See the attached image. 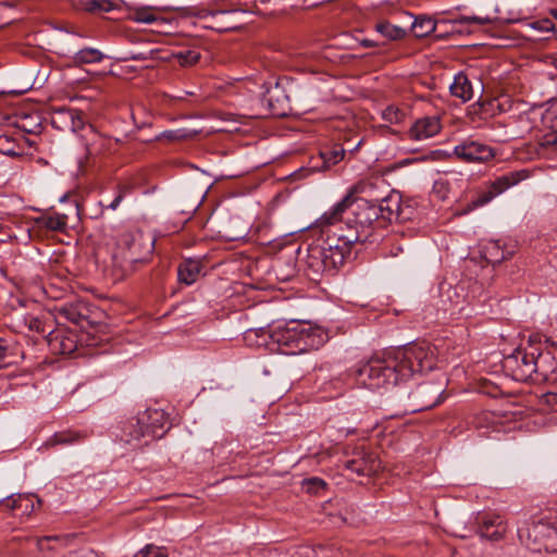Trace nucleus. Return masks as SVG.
Instances as JSON below:
<instances>
[{
	"instance_id": "nucleus-1",
	"label": "nucleus",
	"mask_w": 557,
	"mask_h": 557,
	"mask_svg": "<svg viewBox=\"0 0 557 557\" xmlns=\"http://www.w3.org/2000/svg\"><path fill=\"white\" fill-rule=\"evenodd\" d=\"M435 366L434 347L428 343H418L398 348L383 358H371L356 370V380L369 389H380L394 386L417 373L430 371Z\"/></svg>"
},
{
	"instance_id": "nucleus-2",
	"label": "nucleus",
	"mask_w": 557,
	"mask_h": 557,
	"mask_svg": "<svg viewBox=\"0 0 557 557\" xmlns=\"http://www.w3.org/2000/svg\"><path fill=\"white\" fill-rule=\"evenodd\" d=\"M369 187L371 184L362 181L352 185L341 201L324 212L322 221L331 225L343 224L346 232L351 230L358 233L360 243L366 242L380 213L376 203L359 197L367 193Z\"/></svg>"
},
{
	"instance_id": "nucleus-3",
	"label": "nucleus",
	"mask_w": 557,
	"mask_h": 557,
	"mask_svg": "<svg viewBox=\"0 0 557 557\" xmlns=\"http://www.w3.org/2000/svg\"><path fill=\"white\" fill-rule=\"evenodd\" d=\"M325 236L321 243L310 245L306 258L309 271L314 275L332 273L343 265L351 247L359 242L358 233L346 232L343 224H326L320 219Z\"/></svg>"
},
{
	"instance_id": "nucleus-4",
	"label": "nucleus",
	"mask_w": 557,
	"mask_h": 557,
	"mask_svg": "<svg viewBox=\"0 0 557 557\" xmlns=\"http://www.w3.org/2000/svg\"><path fill=\"white\" fill-rule=\"evenodd\" d=\"M261 344L283 355H297L318 349L327 339L323 329L308 323H290L271 330H260Z\"/></svg>"
},
{
	"instance_id": "nucleus-5",
	"label": "nucleus",
	"mask_w": 557,
	"mask_h": 557,
	"mask_svg": "<svg viewBox=\"0 0 557 557\" xmlns=\"http://www.w3.org/2000/svg\"><path fill=\"white\" fill-rule=\"evenodd\" d=\"M154 249V238L140 231L121 234L112 252V275L123 280L135 272L139 265L149 261Z\"/></svg>"
},
{
	"instance_id": "nucleus-6",
	"label": "nucleus",
	"mask_w": 557,
	"mask_h": 557,
	"mask_svg": "<svg viewBox=\"0 0 557 557\" xmlns=\"http://www.w3.org/2000/svg\"><path fill=\"white\" fill-rule=\"evenodd\" d=\"M493 5V13L487 12L484 15H462L458 18L449 20V21H441L440 25L449 23L451 24V32L462 33V26L468 27L471 24L485 25L492 23L497 18V7L494 3V0H487ZM438 23L435 22L432 17L426 15L417 16L411 25V30L417 38H423L432 33H434L437 28ZM465 32L470 33V29L466 28Z\"/></svg>"
},
{
	"instance_id": "nucleus-7",
	"label": "nucleus",
	"mask_w": 557,
	"mask_h": 557,
	"mask_svg": "<svg viewBox=\"0 0 557 557\" xmlns=\"http://www.w3.org/2000/svg\"><path fill=\"white\" fill-rule=\"evenodd\" d=\"M537 346L528 345L505 357L504 368L516 381L534 379Z\"/></svg>"
},
{
	"instance_id": "nucleus-8",
	"label": "nucleus",
	"mask_w": 557,
	"mask_h": 557,
	"mask_svg": "<svg viewBox=\"0 0 557 557\" xmlns=\"http://www.w3.org/2000/svg\"><path fill=\"white\" fill-rule=\"evenodd\" d=\"M443 393L441 383H421L408 395L410 400L408 407L412 412L431 409L441 403Z\"/></svg>"
},
{
	"instance_id": "nucleus-9",
	"label": "nucleus",
	"mask_w": 557,
	"mask_h": 557,
	"mask_svg": "<svg viewBox=\"0 0 557 557\" xmlns=\"http://www.w3.org/2000/svg\"><path fill=\"white\" fill-rule=\"evenodd\" d=\"M525 177H527L525 173L523 171H521V172L509 173L507 175H504V176L497 178L493 183L492 188L490 190L481 194L480 196H478L474 200H472L468 205L467 209H465L462 211V213L463 214L468 213L479 207H482V206L488 203L495 196L499 195L507 188L518 184L520 181H522Z\"/></svg>"
},
{
	"instance_id": "nucleus-10",
	"label": "nucleus",
	"mask_w": 557,
	"mask_h": 557,
	"mask_svg": "<svg viewBox=\"0 0 557 557\" xmlns=\"http://www.w3.org/2000/svg\"><path fill=\"white\" fill-rule=\"evenodd\" d=\"M82 111L73 108L60 107L53 109L51 124L60 131L76 133L85 127Z\"/></svg>"
},
{
	"instance_id": "nucleus-11",
	"label": "nucleus",
	"mask_w": 557,
	"mask_h": 557,
	"mask_svg": "<svg viewBox=\"0 0 557 557\" xmlns=\"http://www.w3.org/2000/svg\"><path fill=\"white\" fill-rule=\"evenodd\" d=\"M454 153L458 159L466 162H485L494 158V150L492 147L470 139L456 146Z\"/></svg>"
},
{
	"instance_id": "nucleus-12",
	"label": "nucleus",
	"mask_w": 557,
	"mask_h": 557,
	"mask_svg": "<svg viewBox=\"0 0 557 557\" xmlns=\"http://www.w3.org/2000/svg\"><path fill=\"white\" fill-rule=\"evenodd\" d=\"M48 345L54 354L72 355L77 350V335L67 329L51 330L47 334Z\"/></svg>"
},
{
	"instance_id": "nucleus-13",
	"label": "nucleus",
	"mask_w": 557,
	"mask_h": 557,
	"mask_svg": "<svg viewBox=\"0 0 557 557\" xmlns=\"http://www.w3.org/2000/svg\"><path fill=\"white\" fill-rule=\"evenodd\" d=\"M141 423H145L146 443L161 438L170 428L168 416L162 409H147L141 412Z\"/></svg>"
},
{
	"instance_id": "nucleus-14",
	"label": "nucleus",
	"mask_w": 557,
	"mask_h": 557,
	"mask_svg": "<svg viewBox=\"0 0 557 557\" xmlns=\"http://www.w3.org/2000/svg\"><path fill=\"white\" fill-rule=\"evenodd\" d=\"M344 468L357 475H371L379 469V462L363 448H356L351 458L344 461Z\"/></svg>"
},
{
	"instance_id": "nucleus-15",
	"label": "nucleus",
	"mask_w": 557,
	"mask_h": 557,
	"mask_svg": "<svg viewBox=\"0 0 557 557\" xmlns=\"http://www.w3.org/2000/svg\"><path fill=\"white\" fill-rule=\"evenodd\" d=\"M508 531L507 521L498 513L485 515L482 517L479 534L491 541H500Z\"/></svg>"
},
{
	"instance_id": "nucleus-16",
	"label": "nucleus",
	"mask_w": 557,
	"mask_h": 557,
	"mask_svg": "<svg viewBox=\"0 0 557 557\" xmlns=\"http://www.w3.org/2000/svg\"><path fill=\"white\" fill-rule=\"evenodd\" d=\"M534 375V380L557 382V361L550 351H543L537 347Z\"/></svg>"
},
{
	"instance_id": "nucleus-17",
	"label": "nucleus",
	"mask_w": 557,
	"mask_h": 557,
	"mask_svg": "<svg viewBox=\"0 0 557 557\" xmlns=\"http://www.w3.org/2000/svg\"><path fill=\"white\" fill-rule=\"evenodd\" d=\"M557 537V524L555 518L552 521H537L532 524L527 532V542L532 541L535 544H545L549 540Z\"/></svg>"
},
{
	"instance_id": "nucleus-18",
	"label": "nucleus",
	"mask_w": 557,
	"mask_h": 557,
	"mask_svg": "<svg viewBox=\"0 0 557 557\" xmlns=\"http://www.w3.org/2000/svg\"><path fill=\"white\" fill-rule=\"evenodd\" d=\"M285 100L284 90L278 84H274L267 88L262 95L261 103L269 110L270 114L280 116L285 114Z\"/></svg>"
},
{
	"instance_id": "nucleus-19",
	"label": "nucleus",
	"mask_w": 557,
	"mask_h": 557,
	"mask_svg": "<svg viewBox=\"0 0 557 557\" xmlns=\"http://www.w3.org/2000/svg\"><path fill=\"white\" fill-rule=\"evenodd\" d=\"M441 131L440 119L436 116H426L418 120L410 128L411 139L424 140L433 137Z\"/></svg>"
},
{
	"instance_id": "nucleus-20",
	"label": "nucleus",
	"mask_w": 557,
	"mask_h": 557,
	"mask_svg": "<svg viewBox=\"0 0 557 557\" xmlns=\"http://www.w3.org/2000/svg\"><path fill=\"white\" fill-rule=\"evenodd\" d=\"M88 308L83 302L65 304L57 308V320H65L73 324L81 325L88 317Z\"/></svg>"
},
{
	"instance_id": "nucleus-21",
	"label": "nucleus",
	"mask_w": 557,
	"mask_h": 557,
	"mask_svg": "<svg viewBox=\"0 0 557 557\" xmlns=\"http://www.w3.org/2000/svg\"><path fill=\"white\" fill-rule=\"evenodd\" d=\"M376 209L380 210L379 219L384 221L397 220L400 215L401 199L397 193H391L384 197L380 203H376Z\"/></svg>"
},
{
	"instance_id": "nucleus-22",
	"label": "nucleus",
	"mask_w": 557,
	"mask_h": 557,
	"mask_svg": "<svg viewBox=\"0 0 557 557\" xmlns=\"http://www.w3.org/2000/svg\"><path fill=\"white\" fill-rule=\"evenodd\" d=\"M449 90L454 97L459 98L462 102L470 101L474 96L472 84L468 76L462 72L455 75L454 82L449 86Z\"/></svg>"
},
{
	"instance_id": "nucleus-23",
	"label": "nucleus",
	"mask_w": 557,
	"mask_h": 557,
	"mask_svg": "<svg viewBox=\"0 0 557 557\" xmlns=\"http://www.w3.org/2000/svg\"><path fill=\"white\" fill-rule=\"evenodd\" d=\"M144 424L141 423V413L128 419L122 428V440L126 443L140 440L146 441Z\"/></svg>"
},
{
	"instance_id": "nucleus-24",
	"label": "nucleus",
	"mask_w": 557,
	"mask_h": 557,
	"mask_svg": "<svg viewBox=\"0 0 557 557\" xmlns=\"http://www.w3.org/2000/svg\"><path fill=\"white\" fill-rule=\"evenodd\" d=\"M201 272V263L198 260H185L182 262L177 270L178 281L186 285L194 284Z\"/></svg>"
},
{
	"instance_id": "nucleus-25",
	"label": "nucleus",
	"mask_w": 557,
	"mask_h": 557,
	"mask_svg": "<svg viewBox=\"0 0 557 557\" xmlns=\"http://www.w3.org/2000/svg\"><path fill=\"white\" fill-rule=\"evenodd\" d=\"M529 26L537 33V39H548L552 35L557 34V13H553V17L533 21Z\"/></svg>"
},
{
	"instance_id": "nucleus-26",
	"label": "nucleus",
	"mask_w": 557,
	"mask_h": 557,
	"mask_svg": "<svg viewBox=\"0 0 557 557\" xmlns=\"http://www.w3.org/2000/svg\"><path fill=\"white\" fill-rule=\"evenodd\" d=\"M345 150L341 147L322 150L319 154L321 164H314L312 168L317 171H325L337 164L344 159Z\"/></svg>"
},
{
	"instance_id": "nucleus-27",
	"label": "nucleus",
	"mask_w": 557,
	"mask_h": 557,
	"mask_svg": "<svg viewBox=\"0 0 557 557\" xmlns=\"http://www.w3.org/2000/svg\"><path fill=\"white\" fill-rule=\"evenodd\" d=\"M82 7L88 12H110L120 8L117 0H82Z\"/></svg>"
},
{
	"instance_id": "nucleus-28",
	"label": "nucleus",
	"mask_w": 557,
	"mask_h": 557,
	"mask_svg": "<svg viewBox=\"0 0 557 557\" xmlns=\"http://www.w3.org/2000/svg\"><path fill=\"white\" fill-rule=\"evenodd\" d=\"M103 53L95 48H84L75 53L73 61L75 64H92L103 60Z\"/></svg>"
},
{
	"instance_id": "nucleus-29",
	"label": "nucleus",
	"mask_w": 557,
	"mask_h": 557,
	"mask_svg": "<svg viewBox=\"0 0 557 557\" xmlns=\"http://www.w3.org/2000/svg\"><path fill=\"white\" fill-rule=\"evenodd\" d=\"M66 220L64 214H50L41 216L38 223L49 231H63L66 227Z\"/></svg>"
},
{
	"instance_id": "nucleus-30",
	"label": "nucleus",
	"mask_w": 557,
	"mask_h": 557,
	"mask_svg": "<svg viewBox=\"0 0 557 557\" xmlns=\"http://www.w3.org/2000/svg\"><path fill=\"white\" fill-rule=\"evenodd\" d=\"M375 29L382 36L389 40H398L405 37L406 30L399 26L393 25L388 22H380L375 25Z\"/></svg>"
},
{
	"instance_id": "nucleus-31",
	"label": "nucleus",
	"mask_w": 557,
	"mask_h": 557,
	"mask_svg": "<svg viewBox=\"0 0 557 557\" xmlns=\"http://www.w3.org/2000/svg\"><path fill=\"white\" fill-rule=\"evenodd\" d=\"M83 438L81 433L76 432H60L55 433L46 442V446L53 447L55 445H69L79 442Z\"/></svg>"
},
{
	"instance_id": "nucleus-32",
	"label": "nucleus",
	"mask_w": 557,
	"mask_h": 557,
	"mask_svg": "<svg viewBox=\"0 0 557 557\" xmlns=\"http://www.w3.org/2000/svg\"><path fill=\"white\" fill-rule=\"evenodd\" d=\"M129 18L136 23L152 24L158 21V16L149 8H136L131 14Z\"/></svg>"
},
{
	"instance_id": "nucleus-33",
	"label": "nucleus",
	"mask_w": 557,
	"mask_h": 557,
	"mask_svg": "<svg viewBox=\"0 0 557 557\" xmlns=\"http://www.w3.org/2000/svg\"><path fill=\"white\" fill-rule=\"evenodd\" d=\"M0 152L5 156L11 157H21L22 152L20 151V147L15 144V141L7 136H0Z\"/></svg>"
},
{
	"instance_id": "nucleus-34",
	"label": "nucleus",
	"mask_w": 557,
	"mask_h": 557,
	"mask_svg": "<svg viewBox=\"0 0 557 557\" xmlns=\"http://www.w3.org/2000/svg\"><path fill=\"white\" fill-rule=\"evenodd\" d=\"M405 115L406 114L404 111L394 106H388L386 109L382 111V119L391 124H398L403 122Z\"/></svg>"
},
{
	"instance_id": "nucleus-35",
	"label": "nucleus",
	"mask_w": 557,
	"mask_h": 557,
	"mask_svg": "<svg viewBox=\"0 0 557 557\" xmlns=\"http://www.w3.org/2000/svg\"><path fill=\"white\" fill-rule=\"evenodd\" d=\"M58 540V536H45L37 539L36 545L39 550L38 557H50L51 552L54 549L53 546H50V542H57Z\"/></svg>"
},
{
	"instance_id": "nucleus-36",
	"label": "nucleus",
	"mask_w": 557,
	"mask_h": 557,
	"mask_svg": "<svg viewBox=\"0 0 557 557\" xmlns=\"http://www.w3.org/2000/svg\"><path fill=\"white\" fill-rule=\"evenodd\" d=\"M135 557H168V554L164 547L147 544L144 548L136 553Z\"/></svg>"
},
{
	"instance_id": "nucleus-37",
	"label": "nucleus",
	"mask_w": 557,
	"mask_h": 557,
	"mask_svg": "<svg viewBox=\"0 0 557 557\" xmlns=\"http://www.w3.org/2000/svg\"><path fill=\"white\" fill-rule=\"evenodd\" d=\"M325 486H326V483L322 479L317 478V476L305 479L302 482V487L308 493H313V494H318L320 491L324 490Z\"/></svg>"
},
{
	"instance_id": "nucleus-38",
	"label": "nucleus",
	"mask_w": 557,
	"mask_h": 557,
	"mask_svg": "<svg viewBox=\"0 0 557 557\" xmlns=\"http://www.w3.org/2000/svg\"><path fill=\"white\" fill-rule=\"evenodd\" d=\"M24 324L32 332H35L38 334H45L47 332L45 323L37 317H33V315L24 317Z\"/></svg>"
},
{
	"instance_id": "nucleus-39",
	"label": "nucleus",
	"mask_w": 557,
	"mask_h": 557,
	"mask_svg": "<svg viewBox=\"0 0 557 557\" xmlns=\"http://www.w3.org/2000/svg\"><path fill=\"white\" fill-rule=\"evenodd\" d=\"M23 500H27L26 494L11 495L4 498L7 509L12 511L22 508L24 505Z\"/></svg>"
},
{
	"instance_id": "nucleus-40",
	"label": "nucleus",
	"mask_w": 557,
	"mask_h": 557,
	"mask_svg": "<svg viewBox=\"0 0 557 557\" xmlns=\"http://www.w3.org/2000/svg\"><path fill=\"white\" fill-rule=\"evenodd\" d=\"M541 146L557 151V129H552L543 135Z\"/></svg>"
},
{
	"instance_id": "nucleus-41",
	"label": "nucleus",
	"mask_w": 557,
	"mask_h": 557,
	"mask_svg": "<svg viewBox=\"0 0 557 557\" xmlns=\"http://www.w3.org/2000/svg\"><path fill=\"white\" fill-rule=\"evenodd\" d=\"M433 191L441 199H445L449 191V182L445 178H440V180L435 181V183L433 185Z\"/></svg>"
},
{
	"instance_id": "nucleus-42",
	"label": "nucleus",
	"mask_w": 557,
	"mask_h": 557,
	"mask_svg": "<svg viewBox=\"0 0 557 557\" xmlns=\"http://www.w3.org/2000/svg\"><path fill=\"white\" fill-rule=\"evenodd\" d=\"M11 361L9 360V348L7 345V341L0 338V369L9 366Z\"/></svg>"
},
{
	"instance_id": "nucleus-43",
	"label": "nucleus",
	"mask_w": 557,
	"mask_h": 557,
	"mask_svg": "<svg viewBox=\"0 0 557 557\" xmlns=\"http://www.w3.org/2000/svg\"><path fill=\"white\" fill-rule=\"evenodd\" d=\"M67 557H99V555L94 549L82 548L77 552L69 554Z\"/></svg>"
},
{
	"instance_id": "nucleus-44",
	"label": "nucleus",
	"mask_w": 557,
	"mask_h": 557,
	"mask_svg": "<svg viewBox=\"0 0 557 557\" xmlns=\"http://www.w3.org/2000/svg\"><path fill=\"white\" fill-rule=\"evenodd\" d=\"M23 504L24 505L21 509H23L27 513H30L35 508L33 497L30 495H27V500H23Z\"/></svg>"
},
{
	"instance_id": "nucleus-45",
	"label": "nucleus",
	"mask_w": 557,
	"mask_h": 557,
	"mask_svg": "<svg viewBox=\"0 0 557 557\" xmlns=\"http://www.w3.org/2000/svg\"><path fill=\"white\" fill-rule=\"evenodd\" d=\"M122 198H123L122 195H117L113 199V201L109 205V208L112 210H115L119 207L120 202L122 201Z\"/></svg>"
},
{
	"instance_id": "nucleus-46",
	"label": "nucleus",
	"mask_w": 557,
	"mask_h": 557,
	"mask_svg": "<svg viewBox=\"0 0 557 557\" xmlns=\"http://www.w3.org/2000/svg\"><path fill=\"white\" fill-rule=\"evenodd\" d=\"M193 95H194L193 91H183L182 94L174 96V98L183 100V99H185L186 96H193Z\"/></svg>"
},
{
	"instance_id": "nucleus-47",
	"label": "nucleus",
	"mask_w": 557,
	"mask_h": 557,
	"mask_svg": "<svg viewBox=\"0 0 557 557\" xmlns=\"http://www.w3.org/2000/svg\"><path fill=\"white\" fill-rule=\"evenodd\" d=\"M361 45H362L363 47H373V46H374L373 41H372V40H369V39H363V40L361 41Z\"/></svg>"
},
{
	"instance_id": "nucleus-48",
	"label": "nucleus",
	"mask_w": 557,
	"mask_h": 557,
	"mask_svg": "<svg viewBox=\"0 0 557 557\" xmlns=\"http://www.w3.org/2000/svg\"><path fill=\"white\" fill-rule=\"evenodd\" d=\"M518 535H519L520 540L523 541V532L521 529H518Z\"/></svg>"
},
{
	"instance_id": "nucleus-49",
	"label": "nucleus",
	"mask_w": 557,
	"mask_h": 557,
	"mask_svg": "<svg viewBox=\"0 0 557 557\" xmlns=\"http://www.w3.org/2000/svg\"><path fill=\"white\" fill-rule=\"evenodd\" d=\"M4 503V499H0V504H3Z\"/></svg>"
}]
</instances>
